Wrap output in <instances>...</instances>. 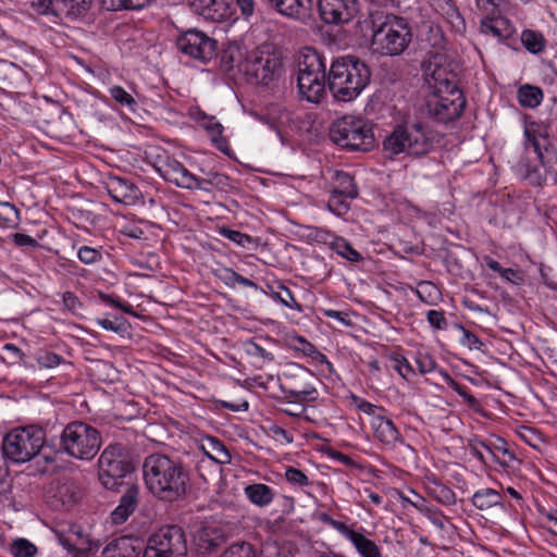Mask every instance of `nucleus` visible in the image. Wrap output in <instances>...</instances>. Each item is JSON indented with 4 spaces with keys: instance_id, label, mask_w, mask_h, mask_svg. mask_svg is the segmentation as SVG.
Here are the masks:
<instances>
[{
    "instance_id": "13",
    "label": "nucleus",
    "mask_w": 557,
    "mask_h": 557,
    "mask_svg": "<svg viewBox=\"0 0 557 557\" xmlns=\"http://www.w3.org/2000/svg\"><path fill=\"white\" fill-rule=\"evenodd\" d=\"M321 20L329 25L350 22L358 13L357 0H317Z\"/></svg>"
},
{
    "instance_id": "32",
    "label": "nucleus",
    "mask_w": 557,
    "mask_h": 557,
    "mask_svg": "<svg viewBox=\"0 0 557 557\" xmlns=\"http://www.w3.org/2000/svg\"><path fill=\"white\" fill-rule=\"evenodd\" d=\"M332 193H338L346 197L354 199L358 196L357 187L354 183V178L345 172H337L335 187Z\"/></svg>"
},
{
    "instance_id": "27",
    "label": "nucleus",
    "mask_w": 557,
    "mask_h": 557,
    "mask_svg": "<svg viewBox=\"0 0 557 557\" xmlns=\"http://www.w3.org/2000/svg\"><path fill=\"white\" fill-rule=\"evenodd\" d=\"M60 544L73 555V557H88L90 554L96 553L100 543L98 541L86 540L81 545L73 543L67 537H60Z\"/></svg>"
},
{
    "instance_id": "24",
    "label": "nucleus",
    "mask_w": 557,
    "mask_h": 557,
    "mask_svg": "<svg viewBox=\"0 0 557 557\" xmlns=\"http://www.w3.org/2000/svg\"><path fill=\"white\" fill-rule=\"evenodd\" d=\"M203 453L215 463L226 465L231 462V454L225 445L213 436H206L200 444Z\"/></svg>"
},
{
    "instance_id": "22",
    "label": "nucleus",
    "mask_w": 557,
    "mask_h": 557,
    "mask_svg": "<svg viewBox=\"0 0 557 557\" xmlns=\"http://www.w3.org/2000/svg\"><path fill=\"white\" fill-rule=\"evenodd\" d=\"M137 539L120 537L108 544L103 552V557H139L141 548L136 546Z\"/></svg>"
},
{
    "instance_id": "37",
    "label": "nucleus",
    "mask_w": 557,
    "mask_h": 557,
    "mask_svg": "<svg viewBox=\"0 0 557 557\" xmlns=\"http://www.w3.org/2000/svg\"><path fill=\"white\" fill-rule=\"evenodd\" d=\"M349 199L350 197H346L338 193H332L327 200V208L334 214L343 216L350 209Z\"/></svg>"
},
{
    "instance_id": "26",
    "label": "nucleus",
    "mask_w": 557,
    "mask_h": 557,
    "mask_svg": "<svg viewBox=\"0 0 557 557\" xmlns=\"http://www.w3.org/2000/svg\"><path fill=\"white\" fill-rule=\"evenodd\" d=\"M245 495L253 505L259 507L268 506L274 498L272 488L262 483L247 485Z\"/></svg>"
},
{
    "instance_id": "12",
    "label": "nucleus",
    "mask_w": 557,
    "mask_h": 557,
    "mask_svg": "<svg viewBox=\"0 0 557 557\" xmlns=\"http://www.w3.org/2000/svg\"><path fill=\"white\" fill-rule=\"evenodd\" d=\"M176 47L182 53L207 63L216 55L218 41L197 28H190L176 38Z\"/></svg>"
},
{
    "instance_id": "39",
    "label": "nucleus",
    "mask_w": 557,
    "mask_h": 557,
    "mask_svg": "<svg viewBox=\"0 0 557 557\" xmlns=\"http://www.w3.org/2000/svg\"><path fill=\"white\" fill-rule=\"evenodd\" d=\"M109 94L119 104L126 107L132 112L135 111L137 102L123 87L113 86L109 89Z\"/></svg>"
},
{
    "instance_id": "50",
    "label": "nucleus",
    "mask_w": 557,
    "mask_h": 557,
    "mask_svg": "<svg viewBox=\"0 0 557 557\" xmlns=\"http://www.w3.org/2000/svg\"><path fill=\"white\" fill-rule=\"evenodd\" d=\"M199 181H202V185L210 184L220 189H226L230 187V177L216 172H209L206 178H199Z\"/></svg>"
},
{
    "instance_id": "36",
    "label": "nucleus",
    "mask_w": 557,
    "mask_h": 557,
    "mask_svg": "<svg viewBox=\"0 0 557 557\" xmlns=\"http://www.w3.org/2000/svg\"><path fill=\"white\" fill-rule=\"evenodd\" d=\"M20 222V211L9 202H0V223L5 227H16Z\"/></svg>"
},
{
    "instance_id": "23",
    "label": "nucleus",
    "mask_w": 557,
    "mask_h": 557,
    "mask_svg": "<svg viewBox=\"0 0 557 557\" xmlns=\"http://www.w3.org/2000/svg\"><path fill=\"white\" fill-rule=\"evenodd\" d=\"M480 446L490 454L493 461L503 467L508 468L516 460L513 453L506 447V442L500 437H496L494 442H480Z\"/></svg>"
},
{
    "instance_id": "16",
    "label": "nucleus",
    "mask_w": 557,
    "mask_h": 557,
    "mask_svg": "<svg viewBox=\"0 0 557 557\" xmlns=\"http://www.w3.org/2000/svg\"><path fill=\"white\" fill-rule=\"evenodd\" d=\"M269 7L278 14L307 24L313 16V0H265Z\"/></svg>"
},
{
    "instance_id": "5",
    "label": "nucleus",
    "mask_w": 557,
    "mask_h": 557,
    "mask_svg": "<svg viewBox=\"0 0 557 557\" xmlns=\"http://www.w3.org/2000/svg\"><path fill=\"white\" fill-rule=\"evenodd\" d=\"M372 45L383 55H400L412 40V32L405 17L392 13H370Z\"/></svg>"
},
{
    "instance_id": "59",
    "label": "nucleus",
    "mask_w": 557,
    "mask_h": 557,
    "mask_svg": "<svg viewBox=\"0 0 557 557\" xmlns=\"http://www.w3.org/2000/svg\"><path fill=\"white\" fill-rule=\"evenodd\" d=\"M324 314L327 318L337 320L339 323H342L345 326H350L352 324L351 320L349 318V314L347 312L327 309V310H324Z\"/></svg>"
},
{
    "instance_id": "10",
    "label": "nucleus",
    "mask_w": 557,
    "mask_h": 557,
    "mask_svg": "<svg viewBox=\"0 0 557 557\" xmlns=\"http://www.w3.org/2000/svg\"><path fill=\"white\" fill-rule=\"evenodd\" d=\"M187 543L183 529L165 525L150 535L143 557H186Z\"/></svg>"
},
{
    "instance_id": "47",
    "label": "nucleus",
    "mask_w": 557,
    "mask_h": 557,
    "mask_svg": "<svg viewBox=\"0 0 557 557\" xmlns=\"http://www.w3.org/2000/svg\"><path fill=\"white\" fill-rule=\"evenodd\" d=\"M96 323L107 331L122 333L126 331V320L123 317H116L114 320L97 319Z\"/></svg>"
},
{
    "instance_id": "42",
    "label": "nucleus",
    "mask_w": 557,
    "mask_h": 557,
    "mask_svg": "<svg viewBox=\"0 0 557 557\" xmlns=\"http://www.w3.org/2000/svg\"><path fill=\"white\" fill-rule=\"evenodd\" d=\"M67 15L79 16L88 11L92 0H58Z\"/></svg>"
},
{
    "instance_id": "57",
    "label": "nucleus",
    "mask_w": 557,
    "mask_h": 557,
    "mask_svg": "<svg viewBox=\"0 0 557 557\" xmlns=\"http://www.w3.org/2000/svg\"><path fill=\"white\" fill-rule=\"evenodd\" d=\"M63 304L73 313H76L77 310L82 307V302L72 292H65L63 294Z\"/></svg>"
},
{
    "instance_id": "53",
    "label": "nucleus",
    "mask_w": 557,
    "mask_h": 557,
    "mask_svg": "<svg viewBox=\"0 0 557 557\" xmlns=\"http://www.w3.org/2000/svg\"><path fill=\"white\" fill-rule=\"evenodd\" d=\"M462 331L461 344L467 346L469 349L481 350L483 343L482 341L471 331L460 326Z\"/></svg>"
},
{
    "instance_id": "2",
    "label": "nucleus",
    "mask_w": 557,
    "mask_h": 557,
    "mask_svg": "<svg viewBox=\"0 0 557 557\" xmlns=\"http://www.w3.org/2000/svg\"><path fill=\"white\" fill-rule=\"evenodd\" d=\"M144 480L149 492L163 502L182 499L188 490L189 474L184 465L166 455L152 454L143 463Z\"/></svg>"
},
{
    "instance_id": "25",
    "label": "nucleus",
    "mask_w": 557,
    "mask_h": 557,
    "mask_svg": "<svg viewBox=\"0 0 557 557\" xmlns=\"http://www.w3.org/2000/svg\"><path fill=\"white\" fill-rule=\"evenodd\" d=\"M472 504L479 510H487L497 506L504 509L502 495L493 488H483L475 492L472 496Z\"/></svg>"
},
{
    "instance_id": "21",
    "label": "nucleus",
    "mask_w": 557,
    "mask_h": 557,
    "mask_svg": "<svg viewBox=\"0 0 557 557\" xmlns=\"http://www.w3.org/2000/svg\"><path fill=\"white\" fill-rule=\"evenodd\" d=\"M225 541L220 529L205 527L194 535V543L199 553H211L218 549Z\"/></svg>"
},
{
    "instance_id": "1",
    "label": "nucleus",
    "mask_w": 557,
    "mask_h": 557,
    "mask_svg": "<svg viewBox=\"0 0 557 557\" xmlns=\"http://www.w3.org/2000/svg\"><path fill=\"white\" fill-rule=\"evenodd\" d=\"M371 79L366 61L346 54L330 60L319 50L305 47L297 60V88L302 100L320 104L326 98V89L338 102L357 99Z\"/></svg>"
},
{
    "instance_id": "35",
    "label": "nucleus",
    "mask_w": 557,
    "mask_h": 557,
    "mask_svg": "<svg viewBox=\"0 0 557 557\" xmlns=\"http://www.w3.org/2000/svg\"><path fill=\"white\" fill-rule=\"evenodd\" d=\"M9 552L13 557H35L38 549L30 541L21 537L10 544Z\"/></svg>"
},
{
    "instance_id": "48",
    "label": "nucleus",
    "mask_w": 557,
    "mask_h": 557,
    "mask_svg": "<svg viewBox=\"0 0 557 557\" xmlns=\"http://www.w3.org/2000/svg\"><path fill=\"white\" fill-rule=\"evenodd\" d=\"M77 257L85 264H94L101 260V252L96 248L83 246L79 248Z\"/></svg>"
},
{
    "instance_id": "14",
    "label": "nucleus",
    "mask_w": 557,
    "mask_h": 557,
    "mask_svg": "<svg viewBox=\"0 0 557 557\" xmlns=\"http://www.w3.org/2000/svg\"><path fill=\"white\" fill-rule=\"evenodd\" d=\"M525 135V150L533 149L541 165L546 172L553 173L555 182L557 183V149L548 143L546 134L536 135L535 132L529 127L524 131Z\"/></svg>"
},
{
    "instance_id": "18",
    "label": "nucleus",
    "mask_w": 557,
    "mask_h": 557,
    "mask_svg": "<svg viewBox=\"0 0 557 557\" xmlns=\"http://www.w3.org/2000/svg\"><path fill=\"white\" fill-rule=\"evenodd\" d=\"M106 189L111 198L125 206L135 205L141 196L138 187L127 178L111 176L106 182Z\"/></svg>"
},
{
    "instance_id": "34",
    "label": "nucleus",
    "mask_w": 557,
    "mask_h": 557,
    "mask_svg": "<svg viewBox=\"0 0 557 557\" xmlns=\"http://www.w3.org/2000/svg\"><path fill=\"white\" fill-rule=\"evenodd\" d=\"M151 0H101V7L108 11L139 10Z\"/></svg>"
},
{
    "instance_id": "15",
    "label": "nucleus",
    "mask_w": 557,
    "mask_h": 557,
    "mask_svg": "<svg viewBox=\"0 0 557 557\" xmlns=\"http://www.w3.org/2000/svg\"><path fill=\"white\" fill-rule=\"evenodd\" d=\"M157 170L165 181L175 184L177 187L205 189L202 181H199L196 175L175 159L168 158Z\"/></svg>"
},
{
    "instance_id": "11",
    "label": "nucleus",
    "mask_w": 557,
    "mask_h": 557,
    "mask_svg": "<svg viewBox=\"0 0 557 557\" xmlns=\"http://www.w3.org/2000/svg\"><path fill=\"white\" fill-rule=\"evenodd\" d=\"M246 74L257 85L269 86L283 73L281 57L269 49H260L247 61Z\"/></svg>"
},
{
    "instance_id": "40",
    "label": "nucleus",
    "mask_w": 557,
    "mask_h": 557,
    "mask_svg": "<svg viewBox=\"0 0 557 557\" xmlns=\"http://www.w3.org/2000/svg\"><path fill=\"white\" fill-rule=\"evenodd\" d=\"M220 557H256V550L248 542H236L232 544Z\"/></svg>"
},
{
    "instance_id": "9",
    "label": "nucleus",
    "mask_w": 557,
    "mask_h": 557,
    "mask_svg": "<svg viewBox=\"0 0 557 557\" xmlns=\"http://www.w3.org/2000/svg\"><path fill=\"white\" fill-rule=\"evenodd\" d=\"M99 481L107 490H117L127 484L124 479L132 473L134 467L128 460L125 448L121 444L109 445L98 460Z\"/></svg>"
},
{
    "instance_id": "51",
    "label": "nucleus",
    "mask_w": 557,
    "mask_h": 557,
    "mask_svg": "<svg viewBox=\"0 0 557 557\" xmlns=\"http://www.w3.org/2000/svg\"><path fill=\"white\" fill-rule=\"evenodd\" d=\"M201 125L212 136L213 140H216V137L222 135L223 126L213 116L203 114Z\"/></svg>"
},
{
    "instance_id": "31",
    "label": "nucleus",
    "mask_w": 557,
    "mask_h": 557,
    "mask_svg": "<svg viewBox=\"0 0 557 557\" xmlns=\"http://www.w3.org/2000/svg\"><path fill=\"white\" fill-rule=\"evenodd\" d=\"M521 42L531 53H540L545 47L544 36L536 30L525 29L521 34Z\"/></svg>"
},
{
    "instance_id": "46",
    "label": "nucleus",
    "mask_w": 557,
    "mask_h": 557,
    "mask_svg": "<svg viewBox=\"0 0 557 557\" xmlns=\"http://www.w3.org/2000/svg\"><path fill=\"white\" fill-rule=\"evenodd\" d=\"M391 360L394 362L393 369L404 379L408 380L409 375L414 373L411 364L404 356L396 354L391 357Z\"/></svg>"
},
{
    "instance_id": "58",
    "label": "nucleus",
    "mask_w": 557,
    "mask_h": 557,
    "mask_svg": "<svg viewBox=\"0 0 557 557\" xmlns=\"http://www.w3.org/2000/svg\"><path fill=\"white\" fill-rule=\"evenodd\" d=\"M13 242L18 247L29 246V247H38V242L29 235L23 233H15L13 235Z\"/></svg>"
},
{
    "instance_id": "38",
    "label": "nucleus",
    "mask_w": 557,
    "mask_h": 557,
    "mask_svg": "<svg viewBox=\"0 0 557 557\" xmlns=\"http://www.w3.org/2000/svg\"><path fill=\"white\" fill-rule=\"evenodd\" d=\"M220 234L223 237L236 243L238 246L244 247V248H250L251 245H257V239H255L250 235L244 234L239 231L231 230L227 227H222L220 230Z\"/></svg>"
},
{
    "instance_id": "20",
    "label": "nucleus",
    "mask_w": 557,
    "mask_h": 557,
    "mask_svg": "<svg viewBox=\"0 0 557 557\" xmlns=\"http://www.w3.org/2000/svg\"><path fill=\"white\" fill-rule=\"evenodd\" d=\"M374 436L382 444L394 448L397 443L403 442V437L392 420L382 416H376L372 420Z\"/></svg>"
},
{
    "instance_id": "19",
    "label": "nucleus",
    "mask_w": 557,
    "mask_h": 557,
    "mask_svg": "<svg viewBox=\"0 0 557 557\" xmlns=\"http://www.w3.org/2000/svg\"><path fill=\"white\" fill-rule=\"evenodd\" d=\"M138 504L139 487L136 484H125V492L121 496L116 508L111 512L112 523L116 525L124 523L136 510Z\"/></svg>"
},
{
    "instance_id": "44",
    "label": "nucleus",
    "mask_w": 557,
    "mask_h": 557,
    "mask_svg": "<svg viewBox=\"0 0 557 557\" xmlns=\"http://www.w3.org/2000/svg\"><path fill=\"white\" fill-rule=\"evenodd\" d=\"M36 361L38 362L39 367L47 369L54 368L65 362L60 355L49 350H39L36 355Z\"/></svg>"
},
{
    "instance_id": "60",
    "label": "nucleus",
    "mask_w": 557,
    "mask_h": 557,
    "mask_svg": "<svg viewBox=\"0 0 557 557\" xmlns=\"http://www.w3.org/2000/svg\"><path fill=\"white\" fill-rule=\"evenodd\" d=\"M419 371L423 374L430 373L435 368V361L429 356H421L417 359Z\"/></svg>"
},
{
    "instance_id": "4",
    "label": "nucleus",
    "mask_w": 557,
    "mask_h": 557,
    "mask_svg": "<svg viewBox=\"0 0 557 557\" xmlns=\"http://www.w3.org/2000/svg\"><path fill=\"white\" fill-rule=\"evenodd\" d=\"M438 141V134L422 122H404L394 126L385 137L383 150L389 159L401 153L421 158L430 153Z\"/></svg>"
},
{
    "instance_id": "41",
    "label": "nucleus",
    "mask_w": 557,
    "mask_h": 557,
    "mask_svg": "<svg viewBox=\"0 0 557 557\" xmlns=\"http://www.w3.org/2000/svg\"><path fill=\"white\" fill-rule=\"evenodd\" d=\"M286 396L294 398L296 401H314L317 399V389L312 384H308L306 388H288L284 389ZM290 404H294L292 401Z\"/></svg>"
},
{
    "instance_id": "29",
    "label": "nucleus",
    "mask_w": 557,
    "mask_h": 557,
    "mask_svg": "<svg viewBox=\"0 0 557 557\" xmlns=\"http://www.w3.org/2000/svg\"><path fill=\"white\" fill-rule=\"evenodd\" d=\"M355 548L361 557H381L380 547L372 540L366 537L363 534L356 532L350 539Z\"/></svg>"
},
{
    "instance_id": "17",
    "label": "nucleus",
    "mask_w": 557,
    "mask_h": 557,
    "mask_svg": "<svg viewBox=\"0 0 557 557\" xmlns=\"http://www.w3.org/2000/svg\"><path fill=\"white\" fill-rule=\"evenodd\" d=\"M191 10L199 16L211 22L231 20L234 7L228 0H189Z\"/></svg>"
},
{
    "instance_id": "61",
    "label": "nucleus",
    "mask_w": 557,
    "mask_h": 557,
    "mask_svg": "<svg viewBox=\"0 0 557 557\" xmlns=\"http://www.w3.org/2000/svg\"><path fill=\"white\" fill-rule=\"evenodd\" d=\"M499 275L510 282V283H515V284H519L520 282H522V276L521 274L517 271V270H513V269H510V268H503V270L500 271Z\"/></svg>"
},
{
    "instance_id": "54",
    "label": "nucleus",
    "mask_w": 557,
    "mask_h": 557,
    "mask_svg": "<svg viewBox=\"0 0 557 557\" xmlns=\"http://www.w3.org/2000/svg\"><path fill=\"white\" fill-rule=\"evenodd\" d=\"M426 319L428 322L436 330H444L447 326V320L444 311L429 310Z\"/></svg>"
},
{
    "instance_id": "8",
    "label": "nucleus",
    "mask_w": 557,
    "mask_h": 557,
    "mask_svg": "<svg viewBox=\"0 0 557 557\" xmlns=\"http://www.w3.org/2000/svg\"><path fill=\"white\" fill-rule=\"evenodd\" d=\"M45 432L34 425L9 432L2 443V454L14 462H26L37 456L44 446Z\"/></svg>"
},
{
    "instance_id": "3",
    "label": "nucleus",
    "mask_w": 557,
    "mask_h": 557,
    "mask_svg": "<svg viewBox=\"0 0 557 557\" xmlns=\"http://www.w3.org/2000/svg\"><path fill=\"white\" fill-rule=\"evenodd\" d=\"M432 96L426 101L431 117L440 123H449L459 119L466 107V98L456 86L454 76L447 73L438 63L437 58L430 62L425 70Z\"/></svg>"
},
{
    "instance_id": "64",
    "label": "nucleus",
    "mask_w": 557,
    "mask_h": 557,
    "mask_svg": "<svg viewBox=\"0 0 557 557\" xmlns=\"http://www.w3.org/2000/svg\"><path fill=\"white\" fill-rule=\"evenodd\" d=\"M331 527L333 529H335L336 531H338L342 535H344L349 541L354 536V534L357 532V531H354L352 529H350L344 522L337 521L335 519H333V521L331 522Z\"/></svg>"
},
{
    "instance_id": "30",
    "label": "nucleus",
    "mask_w": 557,
    "mask_h": 557,
    "mask_svg": "<svg viewBox=\"0 0 557 557\" xmlns=\"http://www.w3.org/2000/svg\"><path fill=\"white\" fill-rule=\"evenodd\" d=\"M518 99L522 107L535 108L542 102L543 92L539 87L524 85L518 90Z\"/></svg>"
},
{
    "instance_id": "52",
    "label": "nucleus",
    "mask_w": 557,
    "mask_h": 557,
    "mask_svg": "<svg viewBox=\"0 0 557 557\" xmlns=\"http://www.w3.org/2000/svg\"><path fill=\"white\" fill-rule=\"evenodd\" d=\"M285 476L289 483L299 486H307L309 484L308 476L301 470L293 467L286 469Z\"/></svg>"
},
{
    "instance_id": "43",
    "label": "nucleus",
    "mask_w": 557,
    "mask_h": 557,
    "mask_svg": "<svg viewBox=\"0 0 557 557\" xmlns=\"http://www.w3.org/2000/svg\"><path fill=\"white\" fill-rule=\"evenodd\" d=\"M503 0H475V4L482 13L493 22L502 13Z\"/></svg>"
},
{
    "instance_id": "55",
    "label": "nucleus",
    "mask_w": 557,
    "mask_h": 557,
    "mask_svg": "<svg viewBox=\"0 0 557 557\" xmlns=\"http://www.w3.org/2000/svg\"><path fill=\"white\" fill-rule=\"evenodd\" d=\"M100 299L104 304L119 308L125 313L135 314L134 309L131 305L122 302L119 298L113 297L112 295L100 294Z\"/></svg>"
},
{
    "instance_id": "7",
    "label": "nucleus",
    "mask_w": 557,
    "mask_h": 557,
    "mask_svg": "<svg viewBox=\"0 0 557 557\" xmlns=\"http://www.w3.org/2000/svg\"><path fill=\"white\" fill-rule=\"evenodd\" d=\"M60 440L62 450L81 460L92 459L101 446L100 432L82 421L69 423L63 429Z\"/></svg>"
},
{
    "instance_id": "49",
    "label": "nucleus",
    "mask_w": 557,
    "mask_h": 557,
    "mask_svg": "<svg viewBox=\"0 0 557 557\" xmlns=\"http://www.w3.org/2000/svg\"><path fill=\"white\" fill-rule=\"evenodd\" d=\"M434 497L444 505H453L456 502L455 493L443 484H436L433 488Z\"/></svg>"
},
{
    "instance_id": "45",
    "label": "nucleus",
    "mask_w": 557,
    "mask_h": 557,
    "mask_svg": "<svg viewBox=\"0 0 557 557\" xmlns=\"http://www.w3.org/2000/svg\"><path fill=\"white\" fill-rule=\"evenodd\" d=\"M445 14L455 32L463 33L466 30L465 18L455 5H449Z\"/></svg>"
},
{
    "instance_id": "62",
    "label": "nucleus",
    "mask_w": 557,
    "mask_h": 557,
    "mask_svg": "<svg viewBox=\"0 0 557 557\" xmlns=\"http://www.w3.org/2000/svg\"><path fill=\"white\" fill-rule=\"evenodd\" d=\"M329 456L332 459L337 460L347 467H352V468L357 467L356 462L349 456L344 455L343 453H341L338 450L330 449Z\"/></svg>"
},
{
    "instance_id": "33",
    "label": "nucleus",
    "mask_w": 557,
    "mask_h": 557,
    "mask_svg": "<svg viewBox=\"0 0 557 557\" xmlns=\"http://www.w3.org/2000/svg\"><path fill=\"white\" fill-rule=\"evenodd\" d=\"M331 248L341 257L351 261L359 262L362 260V256L343 237H336Z\"/></svg>"
},
{
    "instance_id": "6",
    "label": "nucleus",
    "mask_w": 557,
    "mask_h": 557,
    "mask_svg": "<svg viewBox=\"0 0 557 557\" xmlns=\"http://www.w3.org/2000/svg\"><path fill=\"white\" fill-rule=\"evenodd\" d=\"M331 140L349 151H370L375 144L372 127L361 117L346 115L330 127Z\"/></svg>"
},
{
    "instance_id": "28",
    "label": "nucleus",
    "mask_w": 557,
    "mask_h": 557,
    "mask_svg": "<svg viewBox=\"0 0 557 557\" xmlns=\"http://www.w3.org/2000/svg\"><path fill=\"white\" fill-rule=\"evenodd\" d=\"M268 287L270 289V296L275 301L280 302L284 307L294 309L298 312L302 311L301 305L297 302L289 288H287L283 284H277L276 286L269 285Z\"/></svg>"
},
{
    "instance_id": "56",
    "label": "nucleus",
    "mask_w": 557,
    "mask_h": 557,
    "mask_svg": "<svg viewBox=\"0 0 557 557\" xmlns=\"http://www.w3.org/2000/svg\"><path fill=\"white\" fill-rule=\"evenodd\" d=\"M524 180L534 187H541L544 185L546 177L539 166H534L531 172L524 174Z\"/></svg>"
},
{
    "instance_id": "63",
    "label": "nucleus",
    "mask_w": 557,
    "mask_h": 557,
    "mask_svg": "<svg viewBox=\"0 0 557 557\" xmlns=\"http://www.w3.org/2000/svg\"><path fill=\"white\" fill-rule=\"evenodd\" d=\"M482 28L486 34H491L500 40L506 39L509 36V33L503 34L502 29L492 23L482 22Z\"/></svg>"
}]
</instances>
